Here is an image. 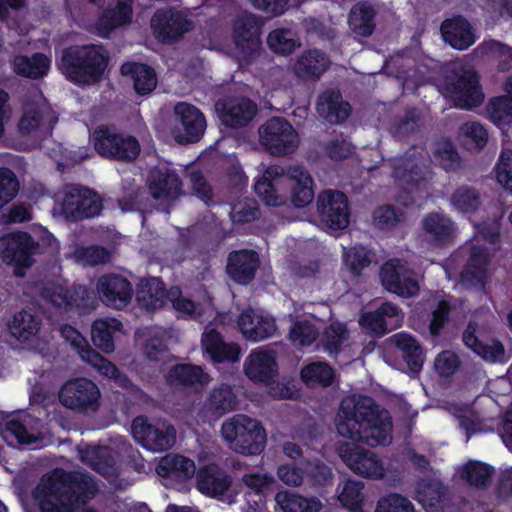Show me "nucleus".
I'll return each instance as SVG.
<instances>
[{
    "mask_svg": "<svg viewBox=\"0 0 512 512\" xmlns=\"http://www.w3.org/2000/svg\"><path fill=\"white\" fill-rule=\"evenodd\" d=\"M340 420L336 424L338 433L353 442L370 447L391 442L392 419L373 397L360 396L358 400L342 401Z\"/></svg>",
    "mask_w": 512,
    "mask_h": 512,
    "instance_id": "obj_1",
    "label": "nucleus"
},
{
    "mask_svg": "<svg viewBox=\"0 0 512 512\" xmlns=\"http://www.w3.org/2000/svg\"><path fill=\"white\" fill-rule=\"evenodd\" d=\"M99 488L89 473L61 471L56 477H49L40 490L41 512H79L98 493ZM83 512H97L86 508Z\"/></svg>",
    "mask_w": 512,
    "mask_h": 512,
    "instance_id": "obj_2",
    "label": "nucleus"
},
{
    "mask_svg": "<svg viewBox=\"0 0 512 512\" xmlns=\"http://www.w3.org/2000/svg\"><path fill=\"white\" fill-rule=\"evenodd\" d=\"M287 183L291 189V202L296 208H304L314 199V180L302 166H290L285 173L283 168L271 166L254 183V191L260 200L271 207H281L287 203V196L278 192V187Z\"/></svg>",
    "mask_w": 512,
    "mask_h": 512,
    "instance_id": "obj_3",
    "label": "nucleus"
},
{
    "mask_svg": "<svg viewBox=\"0 0 512 512\" xmlns=\"http://www.w3.org/2000/svg\"><path fill=\"white\" fill-rule=\"evenodd\" d=\"M109 56L102 45L70 46L62 51L59 68L75 85L98 83L108 66Z\"/></svg>",
    "mask_w": 512,
    "mask_h": 512,
    "instance_id": "obj_4",
    "label": "nucleus"
},
{
    "mask_svg": "<svg viewBox=\"0 0 512 512\" xmlns=\"http://www.w3.org/2000/svg\"><path fill=\"white\" fill-rule=\"evenodd\" d=\"M221 435L234 452L259 455L265 448L267 434L262 423L245 414H235L221 425Z\"/></svg>",
    "mask_w": 512,
    "mask_h": 512,
    "instance_id": "obj_5",
    "label": "nucleus"
},
{
    "mask_svg": "<svg viewBox=\"0 0 512 512\" xmlns=\"http://www.w3.org/2000/svg\"><path fill=\"white\" fill-rule=\"evenodd\" d=\"M94 149L103 158L129 163L140 154V144L133 135L117 131L114 127L101 125L92 136Z\"/></svg>",
    "mask_w": 512,
    "mask_h": 512,
    "instance_id": "obj_6",
    "label": "nucleus"
},
{
    "mask_svg": "<svg viewBox=\"0 0 512 512\" xmlns=\"http://www.w3.org/2000/svg\"><path fill=\"white\" fill-rule=\"evenodd\" d=\"M444 88L455 107L469 110L484 102L480 76L473 69L452 70L444 78Z\"/></svg>",
    "mask_w": 512,
    "mask_h": 512,
    "instance_id": "obj_7",
    "label": "nucleus"
},
{
    "mask_svg": "<svg viewBox=\"0 0 512 512\" xmlns=\"http://www.w3.org/2000/svg\"><path fill=\"white\" fill-rule=\"evenodd\" d=\"M62 213L66 219L80 221L98 216L102 199L93 189L80 184H66L62 189Z\"/></svg>",
    "mask_w": 512,
    "mask_h": 512,
    "instance_id": "obj_8",
    "label": "nucleus"
},
{
    "mask_svg": "<svg viewBox=\"0 0 512 512\" xmlns=\"http://www.w3.org/2000/svg\"><path fill=\"white\" fill-rule=\"evenodd\" d=\"M259 140L264 150L273 156L291 155L299 145L296 130L283 117H272L261 125Z\"/></svg>",
    "mask_w": 512,
    "mask_h": 512,
    "instance_id": "obj_9",
    "label": "nucleus"
},
{
    "mask_svg": "<svg viewBox=\"0 0 512 512\" xmlns=\"http://www.w3.org/2000/svg\"><path fill=\"white\" fill-rule=\"evenodd\" d=\"M39 251V243L25 231H14L0 237V256L8 265L14 266L17 276L34 263L33 256Z\"/></svg>",
    "mask_w": 512,
    "mask_h": 512,
    "instance_id": "obj_10",
    "label": "nucleus"
},
{
    "mask_svg": "<svg viewBox=\"0 0 512 512\" xmlns=\"http://www.w3.org/2000/svg\"><path fill=\"white\" fill-rule=\"evenodd\" d=\"M395 183L404 190H412L425 181L428 171L427 159L418 147L411 146L402 155L391 160Z\"/></svg>",
    "mask_w": 512,
    "mask_h": 512,
    "instance_id": "obj_11",
    "label": "nucleus"
},
{
    "mask_svg": "<svg viewBox=\"0 0 512 512\" xmlns=\"http://www.w3.org/2000/svg\"><path fill=\"white\" fill-rule=\"evenodd\" d=\"M150 26L158 42L170 45L179 42L193 30L194 23L180 10L163 8L155 11Z\"/></svg>",
    "mask_w": 512,
    "mask_h": 512,
    "instance_id": "obj_12",
    "label": "nucleus"
},
{
    "mask_svg": "<svg viewBox=\"0 0 512 512\" xmlns=\"http://www.w3.org/2000/svg\"><path fill=\"white\" fill-rule=\"evenodd\" d=\"M100 396L98 386L83 377L68 380L59 392L60 402L78 412L96 411L99 408Z\"/></svg>",
    "mask_w": 512,
    "mask_h": 512,
    "instance_id": "obj_13",
    "label": "nucleus"
},
{
    "mask_svg": "<svg viewBox=\"0 0 512 512\" xmlns=\"http://www.w3.org/2000/svg\"><path fill=\"white\" fill-rule=\"evenodd\" d=\"M382 286L401 297H413L420 287L415 272L398 258L386 261L380 268Z\"/></svg>",
    "mask_w": 512,
    "mask_h": 512,
    "instance_id": "obj_14",
    "label": "nucleus"
},
{
    "mask_svg": "<svg viewBox=\"0 0 512 512\" xmlns=\"http://www.w3.org/2000/svg\"><path fill=\"white\" fill-rule=\"evenodd\" d=\"M337 452L341 460L355 474L375 479L383 476L382 462L374 452L349 442L340 443Z\"/></svg>",
    "mask_w": 512,
    "mask_h": 512,
    "instance_id": "obj_15",
    "label": "nucleus"
},
{
    "mask_svg": "<svg viewBox=\"0 0 512 512\" xmlns=\"http://www.w3.org/2000/svg\"><path fill=\"white\" fill-rule=\"evenodd\" d=\"M317 212L320 220L332 230H343L349 225V201L341 191H322L317 198Z\"/></svg>",
    "mask_w": 512,
    "mask_h": 512,
    "instance_id": "obj_16",
    "label": "nucleus"
},
{
    "mask_svg": "<svg viewBox=\"0 0 512 512\" xmlns=\"http://www.w3.org/2000/svg\"><path fill=\"white\" fill-rule=\"evenodd\" d=\"M131 432L135 440L153 452L165 451L171 448L176 439V430L172 425L158 428L149 423L144 415L137 416L131 424Z\"/></svg>",
    "mask_w": 512,
    "mask_h": 512,
    "instance_id": "obj_17",
    "label": "nucleus"
},
{
    "mask_svg": "<svg viewBox=\"0 0 512 512\" xmlns=\"http://www.w3.org/2000/svg\"><path fill=\"white\" fill-rule=\"evenodd\" d=\"M100 301L107 307L122 310L130 303L134 295L132 283L116 273L103 274L96 283Z\"/></svg>",
    "mask_w": 512,
    "mask_h": 512,
    "instance_id": "obj_18",
    "label": "nucleus"
},
{
    "mask_svg": "<svg viewBox=\"0 0 512 512\" xmlns=\"http://www.w3.org/2000/svg\"><path fill=\"white\" fill-rule=\"evenodd\" d=\"M215 111L222 125L228 128H243L255 117L258 107L247 97L219 99Z\"/></svg>",
    "mask_w": 512,
    "mask_h": 512,
    "instance_id": "obj_19",
    "label": "nucleus"
},
{
    "mask_svg": "<svg viewBox=\"0 0 512 512\" xmlns=\"http://www.w3.org/2000/svg\"><path fill=\"white\" fill-rule=\"evenodd\" d=\"M204 353L212 363H236L241 357V347L234 342H225L222 334L215 328L205 330L201 338Z\"/></svg>",
    "mask_w": 512,
    "mask_h": 512,
    "instance_id": "obj_20",
    "label": "nucleus"
},
{
    "mask_svg": "<svg viewBox=\"0 0 512 512\" xmlns=\"http://www.w3.org/2000/svg\"><path fill=\"white\" fill-rule=\"evenodd\" d=\"M174 113L180 121L183 135L176 136L179 143H195L201 139L206 129L204 114L196 106L187 102H179Z\"/></svg>",
    "mask_w": 512,
    "mask_h": 512,
    "instance_id": "obj_21",
    "label": "nucleus"
},
{
    "mask_svg": "<svg viewBox=\"0 0 512 512\" xmlns=\"http://www.w3.org/2000/svg\"><path fill=\"white\" fill-rule=\"evenodd\" d=\"M258 267L257 252L249 249L233 250L228 255L226 272L233 282L247 285L255 278Z\"/></svg>",
    "mask_w": 512,
    "mask_h": 512,
    "instance_id": "obj_22",
    "label": "nucleus"
},
{
    "mask_svg": "<svg viewBox=\"0 0 512 512\" xmlns=\"http://www.w3.org/2000/svg\"><path fill=\"white\" fill-rule=\"evenodd\" d=\"M490 264L489 250L484 246L472 244L466 264L460 272V281L471 287H483L487 281Z\"/></svg>",
    "mask_w": 512,
    "mask_h": 512,
    "instance_id": "obj_23",
    "label": "nucleus"
},
{
    "mask_svg": "<svg viewBox=\"0 0 512 512\" xmlns=\"http://www.w3.org/2000/svg\"><path fill=\"white\" fill-rule=\"evenodd\" d=\"M318 114L331 124L344 123L352 113V106L343 100L339 89H327L319 94L316 102Z\"/></svg>",
    "mask_w": 512,
    "mask_h": 512,
    "instance_id": "obj_24",
    "label": "nucleus"
},
{
    "mask_svg": "<svg viewBox=\"0 0 512 512\" xmlns=\"http://www.w3.org/2000/svg\"><path fill=\"white\" fill-rule=\"evenodd\" d=\"M237 324L243 336L254 342L272 337L277 330L273 317L257 314L252 309L243 311L238 317Z\"/></svg>",
    "mask_w": 512,
    "mask_h": 512,
    "instance_id": "obj_25",
    "label": "nucleus"
},
{
    "mask_svg": "<svg viewBox=\"0 0 512 512\" xmlns=\"http://www.w3.org/2000/svg\"><path fill=\"white\" fill-rule=\"evenodd\" d=\"M260 26L257 17L247 14L234 24L233 38L237 47H241L246 60H252L259 50Z\"/></svg>",
    "mask_w": 512,
    "mask_h": 512,
    "instance_id": "obj_26",
    "label": "nucleus"
},
{
    "mask_svg": "<svg viewBox=\"0 0 512 512\" xmlns=\"http://www.w3.org/2000/svg\"><path fill=\"white\" fill-rule=\"evenodd\" d=\"M196 488L203 495H224L231 486V477L216 464L200 467L196 472Z\"/></svg>",
    "mask_w": 512,
    "mask_h": 512,
    "instance_id": "obj_27",
    "label": "nucleus"
},
{
    "mask_svg": "<svg viewBox=\"0 0 512 512\" xmlns=\"http://www.w3.org/2000/svg\"><path fill=\"white\" fill-rule=\"evenodd\" d=\"M246 376L255 382H269L278 372L275 353L271 350H253L244 362Z\"/></svg>",
    "mask_w": 512,
    "mask_h": 512,
    "instance_id": "obj_28",
    "label": "nucleus"
},
{
    "mask_svg": "<svg viewBox=\"0 0 512 512\" xmlns=\"http://www.w3.org/2000/svg\"><path fill=\"white\" fill-rule=\"evenodd\" d=\"M43 297L54 307L72 311L87 305L88 290L84 285H73L71 288L58 285L45 288Z\"/></svg>",
    "mask_w": 512,
    "mask_h": 512,
    "instance_id": "obj_29",
    "label": "nucleus"
},
{
    "mask_svg": "<svg viewBox=\"0 0 512 512\" xmlns=\"http://www.w3.org/2000/svg\"><path fill=\"white\" fill-rule=\"evenodd\" d=\"M441 34L447 44L461 51L468 49L476 41L471 24L461 15L444 20Z\"/></svg>",
    "mask_w": 512,
    "mask_h": 512,
    "instance_id": "obj_30",
    "label": "nucleus"
},
{
    "mask_svg": "<svg viewBox=\"0 0 512 512\" xmlns=\"http://www.w3.org/2000/svg\"><path fill=\"white\" fill-rule=\"evenodd\" d=\"M422 227L436 246L442 247L452 243L454 240L456 233L455 223L441 213H428L422 220Z\"/></svg>",
    "mask_w": 512,
    "mask_h": 512,
    "instance_id": "obj_31",
    "label": "nucleus"
},
{
    "mask_svg": "<svg viewBox=\"0 0 512 512\" xmlns=\"http://www.w3.org/2000/svg\"><path fill=\"white\" fill-rule=\"evenodd\" d=\"M159 476L184 482L196 475L195 462L180 454L165 455L156 467Z\"/></svg>",
    "mask_w": 512,
    "mask_h": 512,
    "instance_id": "obj_32",
    "label": "nucleus"
},
{
    "mask_svg": "<svg viewBox=\"0 0 512 512\" xmlns=\"http://www.w3.org/2000/svg\"><path fill=\"white\" fill-rule=\"evenodd\" d=\"M120 73L130 77L137 95L150 94L157 85V75L151 66L140 62H125L120 67Z\"/></svg>",
    "mask_w": 512,
    "mask_h": 512,
    "instance_id": "obj_33",
    "label": "nucleus"
},
{
    "mask_svg": "<svg viewBox=\"0 0 512 512\" xmlns=\"http://www.w3.org/2000/svg\"><path fill=\"white\" fill-rule=\"evenodd\" d=\"M329 65V58L324 52L319 49H310L297 59L294 64V73L303 80H318Z\"/></svg>",
    "mask_w": 512,
    "mask_h": 512,
    "instance_id": "obj_34",
    "label": "nucleus"
},
{
    "mask_svg": "<svg viewBox=\"0 0 512 512\" xmlns=\"http://www.w3.org/2000/svg\"><path fill=\"white\" fill-rule=\"evenodd\" d=\"M149 190L154 199H175L182 189V181L174 171L155 170L149 176Z\"/></svg>",
    "mask_w": 512,
    "mask_h": 512,
    "instance_id": "obj_35",
    "label": "nucleus"
},
{
    "mask_svg": "<svg viewBox=\"0 0 512 512\" xmlns=\"http://www.w3.org/2000/svg\"><path fill=\"white\" fill-rule=\"evenodd\" d=\"M15 74L27 79H41L47 75L51 60L41 52H35L31 56L18 54L11 61Z\"/></svg>",
    "mask_w": 512,
    "mask_h": 512,
    "instance_id": "obj_36",
    "label": "nucleus"
},
{
    "mask_svg": "<svg viewBox=\"0 0 512 512\" xmlns=\"http://www.w3.org/2000/svg\"><path fill=\"white\" fill-rule=\"evenodd\" d=\"M166 380L171 386L193 387L207 384L210 376L199 365L179 363L169 368Z\"/></svg>",
    "mask_w": 512,
    "mask_h": 512,
    "instance_id": "obj_37",
    "label": "nucleus"
},
{
    "mask_svg": "<svg viewBox=\"0 0 512 512\" xmlns=\"http://www.w3.org/2000/svg\"><path fill=\"white\" fill-rule=\"evenodd\" d=\"M463 342L474 353L486 361L491 363H504L506 361L503 343L497 339H493L491 344L484 343L477 337L475 329L471 324L467 326L463 333Z\"/></svg>",
    "mask_w": 512,
    "mask_h": 512,
    "instance_id": "obj_38",
    "label": "nucleus"
},
{
    "mask_svg": "<svg viewBox=\"0 0 512 512\" xmlns=\"http://www.w3.org/2000/svg\"><path fill=\"white\" fill-rule=\"evenodd\" d=\"M122 328V322L113 317L94 320L91 326L93 344L106 354L112 353L115 349V334L120 332Z\"/></svg>",
    "mask_w": 512,
    "mask_h": 512,
    "instance_id": "obj_39",
    "label": "nucleus"
},
{
    "mask_svg": "<svg viewBox=\"0 0 512 512\" xmlns=\"http://www.w3.org/2000/svg\"><path fill=\"white\" fill-rule=\"evenodd\" d=\"M396 348L412 373H419L424 364V351L419 341L412 335L399 332L393 336Z\"/></svg>",
    "mask_w": 512,
    "mask_h": 512,
    "instance_id": "obj_40",
    "label": "nucleus"
},
{
    "mask_svg": "<svg viewBox=\"0 0 512 512\" xmlns=\"http://www.w3.org/2000/svg\"><path fill=\"white\" fill-rule=\"evenodd\" d=\"M375 17L376 10L370 3L359 2L352 7L348 23L355 34L369 37L376 28Z\"/></svg>",
    "mask_w": 512,
    "mask_h": 512,
    "instance_id": "obj_41",
    "label": "nucleus"
},
{
    "mask_svg": "<svg viewBox=\"0 0 512 512\" xmlns=\"http://www.w3.org/2000/svg\"><path fill=\"white\" fill-rule=\"evenodd\" d=\"M238 399L233 388L225 383L214 386L209 393L206 407L213 415L223 416L237 408Z\"/></svg>",
    "mask_w": 512,
    "mask_h": 512,
    "instance_id": "obj_42",
    "label": "nucleus"
},
{
    "mask_svg": "<svg viewBox=\"0 0 512 512\" xmlns=\"http://www.w3.org/2000/svg\"><path fill=\"white\" fill-rule=\"evenodd\" d=\"M300 378L307 386L327 388L335 383L336 371L327 362H310L301 368Z\"/></svg>",
    "mask_w": 512,
    "mask_h": 512,
    "instance_id": "obj_43",
    "label": "nucleus"
},
{
    "mask_svg": "<svg viewBox=\"0 0 512 512\" xmlns=\"http://www.w3.org/2000/svg\"><path fill=\"white\" fill-rule=\"evenodd\" d=\"M41 320L30 309L16 313L9 324L11 334L19 341L27 342L40 329Z\"/></svg>",
    "mask_w": 512,
    "mask_h": 512,
    "instance_id": "obj_44",
    "label": "nucleus"
},
{
    "mask_svg": "<svg viewBox=\"0 0 512 512\" xmlns=\"http://www.w3.org/2000/svg\"><path fill=\"white\" fill-rule=\"evenodd\" d=\"M133 0H117L113 8L106 9L99 19L100 26L110 32L131 23L133 17Z\"/></svg>",
    "mask_w": 512,
    "mask_h": 512,
    "instance_id": "obj_45",
    "label": "nucleus"
},
{
    "mask_svg": "<svg viewBox=\"0 0 512 512\" xmlns=\"http://www.w3.org/2000/svg\"><path fill=\"white\" fill-rule=\"evenodd\" d=\"M142 353L150 362L166 363L171 358L167 340L163 333L148 331L142 342Z\"/></svg>",
    "mask_w": 512,
    "mask_h": 512,
    "instance_id": "obj_46",
    "label": "nucleus"
},
{
    "mask_svg": "<svg viewBox=\"0 0 512 512\" xmlns=\"http://www.w3.org/2000/svg\"><path fill=\"white\" fill-rule=\"evenodd\" d=\"M417 495L423 506L437 509L444 503L446 487L439 479H422L417 484Z\"/></svg>",
    "mask_w": 512,
    "mask_h": 512,
    "instance_id": "obj_47",
    "label": "nucleus"
},
{
    "mask_svg": "<svg viewBox=\"0 0 512 512\" xmlns=\"http://www.w3.org/2000/svg\"><path fill=\"white\" fill-rule=\"evenodd\" d=\"M275 499L283 512H319L322 507L318 499L306 498L290 491L278 492Z\"/></svg>",
    "mask_w": 512,
    "mask_h": 512,
    "instance_id": "obj_48",
    "label": "nucleus"
},
{
    "mask_svg": "<svg viewBox=\"0 0 512 512\" xmlns=\"http://www.w3.org/2000/svg\"><path fill=\"white\" fill-rule=\"evenodd\" d=\"M494 468L481 461L470 460L460 472V477L468 483L469 486L477 489H486L491 482Z\"/></svg>",
    "mask_w": 512,
    "mask_h": 512,
    "instance_id": "obj_49",
    "label": "nucleus"
},
{
    "mask_svg": "<svg viewBox=\"0 0 512 512\" xmlns=\"http://www.w3.org/2000/svg\"><path fill=\"white\" fill-rule=\"evenodd\" d=\"M451 206L462 214H474L481 206L479 191L468 185L457 187L450 197Z\"/></svg>",
    "mask_w": 512,
    "mask_h": 512,
    "instance_id": "obj_50",
    "label": "nucleus"
},
{
    "mask_svg": "<svg viewBox=\"0 0 512 512\" xmlns=\"http://www.w3.org/2000/svg\"><path fill=\"white\" fill-rule=\"evenodd\" d=\"M48 108L45 104L29 101L23 105V114L19 120L18 128L23 134L37 131L44 120Z\"/></svg>",
    "mask_w": 512,
    "mask_h": 512,
    "instance_id": "obj_51",
    "label": "nucleus"
},
{
    "mask_svg": "<svg viewBox=\"0 0 512 512\" xmlns=\"http://www.w3.org/2000/svg\"><path fill=\"white\" fill-rule=\"evenodd\" d=\"M487 113L490 121L497 127L512 123V98L500 95L493 97L487 104Z\"/></svg>",
    "mask_w": 512,
    "mask_h": 512,
    "instance_id": "obj_52",
    "label": "nucleus"
},
{
    "mask_svg": "<svg viewBox=\"0 0 512 512\" xmlns=\"http://www.w3.org/2000/svg\"><path fill=\"white\" fill-rule=\"evenodd\" d=\"M364 483L361 480L347 479L338 495L341 505L352 512L362 511Z\"/></svg>",
    "mask_w": 512,
    "mask_h": 512,
    "instance_id": "obj_53",
    "label": "nucleus"
},
{
    "mask_svg": "<svg viewBox=\"0 0 512 512\" xmlns=\"http://www.w3.org/2000/svg\"><path fill=\"white\" fill-rule=\"evenodd\" d=\"M0 434L9 445H13L14 442L19 445H30L36 441V438L33 434L29 433L25 424L16 418L6 421L1 428Z\"/></svg>",
    "mask_w": 512,
    "mask_h": 512,
    "instance_id": "obj_54",
    "label": "nucleus"
},
{
    "mask_svg": "<svg viewBox=\"0 0 512 512\" xmlns=\"http://www.w3.org/2000/svg\"><path fill=\"white\" fill-rule=\"evenodd\" d=\"M289 340L295 346L305 348L311 346L319 336L318 329L309 320L295 321L289 330Z\"/></svg>",
    "mask_w": 512,
    "mask_h": 512,
    "instance_id": "obj_55",
    "label": "nucleus"
},
{
    "mask_svg": "<svg viewBox=\"0 0 512 512\" xmlns=\"http://www.w3.org/2000/svg\"><path fill=\"white\" fill-rule=\"evenodd\" d=\"M404 212L392 205H383L373 211V222L380 230H392L404 222Z\"/></svg>",
    "mask_w": 512,
    "mask_h": 512,
    "instance_id": "obj_56",
    "label": "nucleus"
},
{
    "mask_svg": "<svg viewBox=\"0 0 512 512\" xmlns=\"http://www.w3.org/2000/svg\"><path fill=\"white\" fill-rule=\"evenodd\" d=\"M348 329L344 324L337 323L327 327L323 333L322 343L324 351L330 356L340 353L343 343L348 339Z\"/></svg>",
    "mask_w": 512,
    "mask_h": 512,
    "instance_id": "obj_57",
    "label": "nucleus"
},
{
    "mask_svg": "<svg viewBox=\"0 0 512 512\" xmlns=\"http://www.w3.org/2000/svg\"><path fill=\"white\" fill-rule=\"evenodd\" d=\"M269 48L277 54L290 55L298 47L299 43L292 37L289 29H275L267 36Z\"/></svg>",
    "mask_w": 512,
    "mask_h": 512,
    "instance_id": "obj_58",
    "label": "nucleus"
},
{
    "mask_svg": "<svg viewBox=\"0 0 512 512\" xmlns=\"http://www.w3.org/2000/svg\"><path fill=\"white\" fill-rule=\"evenodd\" d=\"M260 217V209L258 203L246 198L232 205L230 211V219L236 225H242L255 221Z\"/></svg>",
    "mask_w": 512,
    "mask_h": 512,
    "instance_id": "obj_59",
    "label": "nucleus"
},
{
    "mask_svg": "<svg viewBox=\"0 0 512 512\" xmlns=\"http://www.w3.org/2000/svg\"><path fill=\"white\" fill-rule=\"evenodd\" d=\"M19 188L16 174L8 167H0V209L17 196Z\"/></svg>",
    "mask_w": 512,
    "mask_h": 512,
    "instance_id": "obj_60",
    "label": "nucleus"
},
{
    "mask_svg": "<svg viewBox=\"0 0 512 512\" xmlns=\"http://www.w3.org/2000/svg\"><path fill=\"white\" fill-rule=\"evenodd\" d=\"M434 158L447 172L455 171L461 162L460 155L451 141L446 140L438 144Z\"/></svg>",
    "mask_w": 512,
    "mask_h": 512,
    "instance_id": "obj_61",
    "label": "nucleus"
},
{
    "mask_svg": "<svg viewBox=\"0 0 512 512\" xmlns=\"http://www.w3.org/2000/svg\"><path fill=\"white\" fill-rule=\"evenodd\" d=\"M324 151L331 160L341 161L352 156L354 154L355 147L343 133H340L327 142Z\"/></svg>",
    "mask_w": 512,
    "mask_h": 512,
    "instance_id": "obj_62",
    "label": "nucleus"
},
{
    "mask_svg": "<svg viewBox=\"0 0 512 512\" xmlns=\"http://www.w3.org/2000/svg\"><path fill=\"white\" fill-rule=\"evenodd\" d=\"M375 512H415V508L407 497L391 493L379 499Z\"/></svg>",
    "mask_w": 512,
    "mask_h": 512,
    "instance_id": "obj_63",
    "label": "nucleus"
},
{
    "mask_svg": "<svg viewBox=\"0 0 512 512\" xmlns=\"http://www.w3.org/2000/svg\"><path fill=\"white\" fill-rule=\"evenodd\" d=\"M486 52L497 57V70L508 72L512 69V47L498 40L485 43Z\"/></svg>",
    "mask_w": 512,
    "mask_h": 512,
    "instance_id": "obj_64",
    "label": "nucleus"
}]
</instances>
